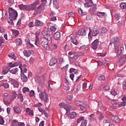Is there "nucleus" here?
<instances>
[{
	"label": "nucleus",
	"mask_w": 126,
	"mask_h": 126,
	"mask_svg": "<svg viewBox=\"0 0 126 126\" xmlns=\"http://www.w3.org/2000/svg\"><path fill=\"white\" fill-rule=\"evenodd\" d=\"M71 42L73 43V44H74V45H77V44H78V42H77V40H76V38H72L71 40Z\"/></svg>",
	"instance_id": "44"
},
{
	"label": "nucleus",
	"mask_w": 126,
	"mask_h": 126,
	"mask_svg": "<svg viewBox=\"0 0 126 126\" xmlns=\"http://www.w3.org/2000/svg\"><path fill=\"white\" fill-rule=\"evenodd\" d=\"M123 87L124 90H125V89H126V81H124L123 82Z\"/></svg>",
	"instance_id": "64"
},
{
	"label": "nucleus",
	"mask_w": 126,
	"mask_h": 126,
	"mask_svg": "<svg viewBox=\"0 0 126 126\" xmlns=\"http://www.w3.org/2000/svg\"><path fill=\"white\" fill-rule=\"evenodd\" d=\"M8 71H9V68L8 67H3L2 71V74L5 75L8 73Z\"/></svg>",
	"instance_id": "19"
},
{
	"label": "nucleus",
	"mask_w": 126,
	"mask_h": 126,
	"mask_svg": "<svg viewBox=\"0 0 126 126\" xmlns=\"http://www.w3.org/2000/svg\"><path fill=\"white\" fill-rule=\"evenodd\" d=\"M65 106V103H64V102H61L60 104H59V106L60 108H61V109H63Z\"/></svg>",
	"instance_id": "56"
},
{
	"label": "nucleus",
	"mask_w": 126,
	"mask_h": 126,
	"mask_svg": "<svg viewBox=\"0 0 126 126\" xmlns=\"http://www.w3.org/2000/svg\"><path fill=\"white\" fill-rule=\"evenodd\" d=\"M67 115L70 119H74L75 117H76V113H75V112H72L69 114V112H68Z\"/></svg>",
	"instance_id": "21"
},
{
	"label": "nucleus",
	"mask_w": 126,
	"mask_h": 126,
	"mask_svg": "<svg viewBox=\"0 0 126 126\" xmlns=\"http://www.w3.org/2000/svg\"><path fill=\"white\" fill-rule=\"evenodd\" d=\"M114 120L115 122H116V123H120V122H121L120 118H119L117 116H114Z\"/></svg>",
	"instance_id": "45"
},
{
	"label": "nucleus",
	"mask_w": 126,
	"mask_h": 126,
	"mask_svg": "<svg viewBox=\"0 0 126 126\" xmlns=\"http://www.w3.org/2000/svg\"><path fill=\"white\" fill-rule=\"evenodd\" d=\"M42 115H44L45 117H46V118H48V117H49V114H48V113H47V112H46V111L43 110Z\"/></svg>",
	"instance_id": "62"
},
{
	"label": "nucleus",
	"mask_w": 126,
	"mask_h": 126,
	"mask_svg": "<svg viewBox=\"0 0 126 126\" xmlns=\"http://www.w3.org/2000/svg\"><path fill=\"white\" fill-rule=\"evenodd\" d=\"M34 60L33 57H31L29 60V63H30L31 64H32V63H34Z\"/></svg>",
	"instance_id": "58"
},
{
	"label": "nucleus",
	"mask_w": 126,
	"mask_h": 126,
	"mask_svg": "<svg viewBox=\"0 0 126 126\" xmlns=\"http://www.w3.org/2000/svg\"><path fill=\"white\" fill-rule=\"evenodd\" d=\"M45 36L44 37L48 39L49 41H52V38L53 37V32L50 30H48L45 32Z\"/></svg>",
	"instance_id": "6"
},
{
	"label": "nucleus",
	"mask_w": 126,
	"mask_h": 126,
	"mask_svg": "<svg viewBox=\"0 0 126 126\" xmlns=\"http://www.w3.org/2000/svg\"><path fill=\"white\" fill-rule=\"evenodd\" d=\"M30 90L29 88L25 87L23 89V92L24 93H26V92H29Z\"/></svg>",
	"instance_id": "60"
},
{
	"label": "nucleus",
	"mask_w": 126,
	"mask_h": 126,
	"mask_svg": "<svg viewBox=\"0 0 126 126\" xmlns=\"http://www.w3.org/2000/svg\"><path fill=\"white\" fill-rule=\"evenodd\" d=\"M69 24L70 25H71V26H73V25H75V22L74 21V19H72L71 20L69 21Z\"/></svg>",
	"instance_id": "55"
},
{
	"label": "nucleus",
	"mask_w": 126,
	"mask_h": 126,
	"mask_svg": "<svg viewBox=\"0 0 126 126\" xmlns=\"http://www.w3.org/2000/svg\"><path fill=\"white\" fill-rule=\"evenodd\" d=\"M84 55V54L83 53L75 52L73 56H69V58L70 59H72V60H77V59H78L79 57H80V56H83Z\"/></svg>",
	"instance_id": "10"
},
{
	"label": "nucleus",
	"mask_w": 126,
	"mask_h": 126,
	"mask_svg": "<svg viewBox=\"0 0 126 126\" xmlns=\"http://www.w3.org/2000/svg\"><path fill=\"white\" fill-rule=\"evenodd\" d=\"M68 17H73L74 16V13L70 12L68 13Z\"/></svg>",
	"instance_id": "61"
},
{
	"label": "nucleus",
	"mask_w": 126,
	"mask_h": 126,
	"mask_svg": "<svg viewBox=\"0 0 126 126\" xmlns=\"http://www.w3.org/2000/svg\"><path fill=\"white\" fill-rule=\"evenodd\" d=\"M86 28H82L80 29L78 32H77V35H78L79 36H86Z\"/></svg>",
	"instance_id": "9"
},
{
	"label": "nucleus",
	"mask_w": 126,
	"mask_h": 126,
	"mask_svg": "<svg viewBox=\"0 0 126 126\" xmlns=\"http://www.w3.org/2000/svg\"><path fill=\"white\" fill-rule=\"evenodd\" d=\"M78 13L80 14V15H81V16H83V15H86L87 14V12L83 11V10H82V9L79 8L78 9Z\"/></svg>",
	"instance_id": "27"
},
{
	"label": "nucleus",
	"mask_w": 126,
	"mask_h": 126,
	"mask_svg": "<svg viewBox=\"0 0 126 126\" xmlns=\"http://www.w3.org/2000/svg\"><path fill=\"white\" fill-rule=\"evenodd\" d=\"M82 104H83V102L79 100H77L75 101V105H76V106H81Z\"/></svg>",
	"instance_id": "50"
},
{
	"label": "nucleus",
	"mask_w": 126,
	"mask_h": 126,
	"mask_svg": "<svg viewBox=\"0 0 126 126\" xmlns=\"http://www.w3.org/2000/svg\"><path fill=\"white\" fill-rule=\"evenodd\" d=\"M107 30L106 28H102L101 29V32L102 33H107Z\"/></svg>",
	"instance_id": "63"
},
{
	"label": "nucleus",
	"mask_w": 126,
	"mask_h": 126,
	"mask_svg": "<svg viewBox=\"0 0 126 126\" xmlns=\"http://www.w3.org/2000/svg\"><path fill=\"white\" fill-rule=\"evenodd\" d=\"M11 32H12L13 35L15 37H17L19 35V31L15 29L11 30Z\"/></svg>",
	"instance_id": "25"
},
{
	"label": "nucleus",
	"mask_w": 126,
	"mask_h": 126,
	"mask_svg": "<svg viewBox=\"0 0 126 126\" xmlns=\"http://www.w3.org/2000/svg\"><path fill=\"white\" fill-rule=\"evenodd\" d=\"M110 93L112 95H113V96H116V95H118V93L114 89L111 90Z\"/></svg>",
	"instance_id": "41"
},
{
	"label": "nucleus",
	"mask_w": 126,
	"mask_h": 126,
	"mask_svg": "<svg viewBox=\"0 0 126 126\" xmlns=\"http://www.w3.org/2000/svg\"><path fill=\"white\" fill-rule=\"evenodd\" d=\"M69 72L70 73H72V72H74L75 74H77L78 72H77V70L73 68H71L69 69Z\"/></svg>",
	"instance_id": "35"
},
{
	"label": "nucleus",
	"mask_w": 126,
	"mask_h": 126,
	"mask_svg": "<svg viewBox=\"0 0 126 126\" xmlns=\"http://www.w3.org/2000/svg\"><path fill=\"white\" fill-rule=\"evenodd\" d=\"M97 16H98V17H100V18H104V17H106V13L98 12L97 13Z\"/></svg>",
	"instance_id": "26"
},
{
	"label": "nucleus",
	"mask_w": 126,
	"mask_h": 126,
	"mask_svg": "<svg viewBox=\"0 0 126 126\" xmlns=\"http://www.w3.org/2000/svg\"><path fill=\"white\" fill-rule=\"evenodd\" d=\"M39 97L41 100L44 101V102H46L47 103V102L49 101V95H48V94L46 93V92L45 91L44 93L41 92L39 93Z\"/></svg>",
	"instance_id": "4"
},
{
	"label": "nucleus",
	"mask_w": 126,
	"mask_h": 126,
	"mask_svg": "<svg viewBox=\"0 0 126 126\" xmlns=\"http://www.w3.org/2000/svg\"><path fill=\"white\" fill-rule=\"evenodd\" d=\"M35 37V45L38 47V44H39V37L37 36H36Z\"/></svg>",
	"instance_id": "54"
},
{
	"label": "nucleus",
	"mask_w": 126,
	"mask_h": 126,
	"mask_svg": "<svg viewBox=\"0 0 126 126\" xmlns=\"http://www.w3.org/2000/svg\"><path fill=\"white\" fill-rule=\"evenodd\" d=\"M2 85H3L5 89H6L7 88H9V84H8V83H3L2 84Z\"/></svg>",
	"instance_id": "47"
},
{
	"label": "nucleus",
	"mask_w": 126,
	"mask_h": 126,
	"mask_svg": "<svg viewBox=\"0 0 126 126\" xmlns=\"http://www.w3.org/2000/svg\"><path fill=\"white\" fill-rule=\"evenodd\" d=\"M37 8L40 10V12H42V11L45 9V6L40 5L37 7Z\"/></svg>",
	"instance_id": "39"
},
{
	"label": "nucleus",
	"mask_w": 126,
	"mask_h": 126,
	"mask_svg": "<svg viewBox=\"0 0 126 126\" xmlns=\"http://www.w3.org/2000/svg\"><path fill=\"white\" fill-rule=\"evenodd\" d=\"M11 126H19V122L15 120H14L12 123Z\"/></svg>",
	"instance_id": "36"
},
{
	"label": "nucleus",
	"mask_w": 126,
	"mask_h": 126,
	"mask_svg": "<svg viewBox=\"0 0 126 126\" xmlns=\"http://www.w3.org/2000/svg\"><path fill=\"white\" fill-rule=\"evenodd\" d=\"M53 6L55 7L57 9L59 8V4L58 3L57 0H53Z\"/></svg>",
	"instance_id": "28"
},
{
	"label": "nucleus",
	"mask_w": 126,
	"mask_h": 126,
	"mask_svg": "<svg viewBox=\"0 0 126 126\" xmlns=\"http://www.w3.org/2000/svg\"><path fill=\"white\" fill-rule=\"evenodd\" d=\"M16 44L17 46H20L22 44V40L21 38H18L16 40Z\"/></svg>",
	"instance_id": "30"
},
{
	"label": "nucleus",
	"mask_w": 126,
	"mask_h": 126,
	"mask_svg": "<svg viewBox=\"0 0 126 126\" xmlns=\"http://www.w3.org/2000/svg\"><path fill=\"white\" fill-rule=\"evenodd\" d=\"M97 79H98V80H100V81H102V80L104 81L105 79V76H100L98 77Z\"/></svg>",
	"instance_id": "51"
},
{
	"label": "nucleus",
	"mask_w": 126,
	"mask_h": 126,
	"mask_svg": "<svg viewBox=\"0 0 126 126\" xmlns=\"http://www.w3.org/2000/svg\"><path fill=\"white\" fill-rule=\"evenodd\" d=\"M9 81H10V82H11V83H12V84L13 85L16 83V82L17 81L16 80H15V79H12L11 78H9Z\"/></svg>",
	"instance_id": "52"
},
{
	"label": "nucleus",
	"mask_w": 126,
	"mask_h": 126,
	"mask_svg": "<svg viewBox=\"0 0 126 126\" xmlns=\"http://www.w3.org/2000/svg\"><path fill=\"white\" fill-rule=\"evenodd\" d=\"M18 71V68H15L12 69L10 71V73H12V74H15L16 72Z\"/></svg>",
	"instance_id": "32"
},
{
	"label": "nucleus",
	"mask_w": 126,
	"mask_h": 126,
	"mask_svg": "<svg viewBox=\"0 0 126 126\" xmlns=\"http://www.w3.org/2000/svg\"><path fill=\"white\" fill-rule=\"evenodd\" d=\"M13 19L12 18H9L8 20V23L11 25L13 23Z\"/></svg>",
	"instance_id": "57"
},
{
	"label": "nucleus",
	"mask_w": 126,
	"mask_h": 126,
	"mask_svg": "<svg viewBox=\"0 0 126 126\" xmlns=\"http://www.w3.org/2000/svg\"><path fill=\"white\" fill-rule=\"evenodd\" d=\"M13 109L16 114H20V113H21V109L19 107L14 106Z\"/></svg>",
	"instance_id": "22"
},
{
	"label": "nucleus",
	"mask_w": 126,
	"mask_h": 126,
	"mask_svg": "<svg viewBox=\"0 0 126 126\" xmlns=\"http://www.w3.org/2000/svg\"><path fill=\"white\" fill-rule=\"evenodd\" d=\"M89 32L88 34V37H89V41H91V40H92V37H91V33H90V32H91V29L89 28Z\"/></svg>",
	"instance_id": "53"
},
{
	"label": "nucleus",
	"mask_w": 126,
	"mask_h": 126,
	"mask_svg": "<svg viewBox=\"0 0 126 126\" xmlns=\"http://www.w3.org/2000/svg\"><path fill=\"white\" fill-rule=\"evenodd\" d=\"M34 79L37 83H39V82H40L41 81V78H40V76H35L34 77Z\"/></svg>",
	"instance_id": "38"
},
{
	"label": "nucleus",
	"mask_w": 126,
	"mask_h": 126,
	"mask_svg": "<svg viewBox=\"0 0 126 126\" xmlns=\"http://www.w3.org/2000/svg\"><path fill=\"white\" fill-rule=\"evenodd\" d=\"M39 3H40V1L39 0H36L33 3L29 4L31 10H34L36 8V5L39 4Z\"/></svg>",
	"instance_id": "12"
},
{
	"label": "nucleus",
	"mask_w": 126,
	"mask_h": 126,
	"mask_svg": "<svg viewBox=\"0 0 126 126\" xmlns=\"http://www.w3.org/2000/svg\"><path fill=\"white\" fill-rule=\"evenodd\" d=\"M19 8L21 10H27V11H30L31 10L30 9L29 5H24L23 4H21L19 5Z\"/></svg>",
	"instance_id": "7"
},
{
	"label": "nucleus",
	"mask_w": 126,
	"mask_h": 126,
	"mask_svg": "<svg viewBox=\"0 0 126 126\" xmlns=\"http://www.w3.org/2000/svg\"><path fill=\"white\" fill-rule=\"evenodd\" d=\"M18 99H19L20 102H23V95L21 93H19L18 95Z\"/></svg>",
	"instance_id": "29"
},
{
	"label": "nucleus",
	"mask_w": 126,
	"mask_h": 126,
	"mask_svg": "<svg viewBox=\"0 0 126 126\" xmlns=\"http://www.w3.org/2000/svg\"><path fill=\"white\" fill-rule=\"evenodd\" d=\"M86 1L88 3L89 6H90V7L93 6V2L92 1V0H87Z\"/></svg>",
	"instance_id": "43"
},
{
	"label": "nucleus",
	"mask_w": 126,
	"mask_h": 126,
	"mask_svg": "<svg viewBox=\"0 0 126 126\" xmlns=\"http://www.w3.org/2000/svg\"><path fill=\"white\" fill-rule=\"evenodd\" d=\"M72 108V107L69 105H65L63 109L66 110V115H68V113H69V111L71 110Z\"/></svg>",
	"instance_id": "18"
},
{
	"label": "nucleus",
	"mask_w": 126,
	"mask_h": 126,
	"mask_svg": "<svg viewBox=\"0 0 126 126\" xmlns=\"http://www.w3.org/2000/svg\"><path fill=\"white\" fill-rule=\"evenodd\" d=\"M41 46L47 49L49 47V42H52V40H49L47 38L44 37L41 39Z\"/></svg>",
	"instance_id": "5"
},
{
	"label": "nucleus",
	"mask_w": 126,
	"mask_h": 126,
	"mask_svg": "<svg viewBox=\"0 0 126 126\" xmlns=\"http://www.w3.org/2000/svg\"><path fill=\"white\" fill-rule=\"evenodd\" d=\"M112 44H114V50L116 54H117V57L118 59H120L121 55V53L119 52L120 51L119 46H120V45H122V40L117 36H114L111 38L109 45H112Z\"/></svg>",
	"instance_id": "1"
},
{
	"label": "nucleus",
	"mask_w": 126,
	"mask_h": 126,
	"mask_svg": "<svg viewBox=\"0 0 126 126\" xmlns=\"http://www.w3.org/2000/svg\"><path fill=\"white\" fill-rule=\"evenodd\" d=\"M57 63H58V59L56 58H53L50 61L49 65L50 66H53Z\"/></svg>",
	"instance_id": "17"
},
{
	"label": "nucleus",
	"mask_w": 126,
	"mask_h": 126,
	"mask_svg": "<svg viewBox=\"0 0 126 126\" xmlns=\"http://www.w3.org/2000/svg\"><path fill=\"white\" fill-rule=\"evenodd\" d=\"M99 88H103V90H105V91L110 90V86H106L105 87H104L103 85H101Z\"/></svg>",
	"instance_id": "37"
},
{
	"label": "nucleus",
	"mask_w": 126,
	"mask_h": 126,
	"mask_svg": "<svg viewBox=\"0 0 126 126\" xmlns=\"http://www.w3.org/2000/svg\"><path fill=\"white\" fill-rule=\"evenodd\" d=\"M3 101L5 105H10L11 104V101H8V99H10V97H11V95L8 94L7 93H4L3 95Z\"/></svg>",
	"instance_id": "3"
},
{
	"label": "nucleus",
	"mask_w": 126,
	"mask_h": 126,
	"mask_svg": "<svg viewBox=\"0 0 126 126\" xmlns=\"http://www.w3.org/2000/svg\"><path fill=\"white\" fill-rule=\"evenodd\" d=\"M121 8H122V9H125V8H126V2H122L120 4V5Z\"/></svg>",
	"instance_id": "40"
},
{
	"label": "nucleus",
	"mask_w": 126,
	"mask_h": 126,
	"mask_svg": "<svg viewBox=\"0 0 126 126\" xmlns=\"http://www.w3.org/2000/svg\"><path fill=\"white\" fill-rule=\"evenodd\" d=\"M26 73L22 72L21 74V78L23 82H27L28 81V79L27 78V74H25Z\"/></svg>",
	"instance_id": "16"
},
{
	"label": "nucleus",
	"mask_w": 126,
	"mask_h": 126,
	"mask_svg": "<svg viewBox=\"0 0 126 126\" xmlns=\"http://www.w3.org/2000/svg\"><path fill=\"white\" fill-rule=\"evenodd\" d=\"M57 30V25L52 26L50 27V31L53 32Z\"/></svg>",
	"instance_id": "42"
},
{
	"label": "nucleus",
	"mask_w": 126,
	"mask_h": 126,
	"mask_svg": "<svg viewBox=\"0 0 126 126\" xmlns=\"http://www.w3.org/2000/svg\"><path fill=\"white\" fill-rule=\"evenodd\" d=\"M126 54L124 55L123 56V59L121 58L120 59L119 62L120 63H125V61H126Z\"/></svg>",
	"instance_id": "46"
},
{
	"label": "nucleus",
	"mask_w": 126,
	"mask_h": 126,
	"mask_svg": "<svg viewBox=\"0 0 126 126\" xmlns=\"http://www.w3.org/2000/svg\"><path fill=\"white\" fill-rule=\"evenodd\" d=\"M114 18L115 20H117V21H119L121 18H122V17L118 13L115 14L114 15Z\"/></svg>",
	"instance_id": "31"
},
{
	"label": "nucleus",
	"mask_w": 126,
	"mask_h": 126,
	"mask_svg": "<svg viewBox=\"0 0 126 126\" xmlns=\"http://www.w3.org/2000/svg\"><path fill=\"white\" fill-rule=\"evenodd\" d=\"M54 38L55 40H60L61 39V33L60 32H56L54 34Z\"/></svg>",
	"instance_id": "23"
},
{
	"label": "nucleus",
	"mask_w": 126,
	"mask_h": 126,
	"mask_svg": "<svg viewBox=\"0 0 126 126\" xmlns=\"http://www.w3.org/2000/svg\"><path fill=\"white\" fill-rule=\"evenodd\" d=\"M8 12H9V18H12L13 20H15L18 15L17 11L13 9L12 7H11V8H9Z\"/></svg>",
	"instance_id": "2"
},
{
	"label": "nucleus",
	"mask_w": 126,
	"mask_h": 126,
	"mask_svg": "<svg viewBox=\"0 0 126 126\" xmlns=\"http://www.w3.org/2000/svg\"><path fill=\"white\" fill-rule=\"evenodd\" d=\"M99 46V40L97 39H95L94 42H92L91 44V47L94 50H96Z\"/></svg>",
	"instance_id": "11"
},
{
	"label": "nucleus",
	"mask_w": 126,
	"mask_h": 126,
	"mask_svg": "<svg viewBox=\"0 0 126 126\" xmlns=\"http://www.w3.org/2000/svg\"><path fill=\"white\" fill-rule=\"evenodd\" d=\"M84 119V117H80L79 119H77V122L78 124H80V123H81V122H82V121H83Z\"/></svg>",
	"instance_id": "49"
},
{
	"label": "nucleus",
	"mask_w": 126,
	"mask_h": 126,
	"mask_svg": "<svg viewBox=\"0 0 126 126\" xmlns=\"http://www.w3.org/2000/svg\"><path fill=\"white\" fill-rule=\"evenodd\" d=\"M23 53L25 57H27V58L30 57V53L29 50H24Z\"/></svg>",
	"instance_id": "33"
},
{
	"label": "nucleus",
	"mask_w": 126,
	"mask_h": 126,
	"mask_svg": "<svg viewBox=\"0 0 126 126\" xmlns=\"http://www.w3.org/2000/svg\"><path fill=\"white\" fill-rule=\"evenodd\" d=\"M39 13H41V11L38 8H37L35 10H34V14H35V15H37V14H39Z\"/></svg>",
	"instance_id": "48"
},
{
	"label": "nucleus",
	"mask_w": 126,
	"mask_h": 126,
	"mask_svg": "<svg viewBox=\"0 0 126 126\" xmlns=\"http://www.w3.org/2000/svg\"><path fill=\"white\" fill-rule=\"evenodd\" d=\"M81 110L83 111V113H85V112L87 110V106H86V104L85 103H83L81 105L80 107Z\"/></svg>",
	"instance_id": "24"
},
{
	"label": "nucleus",
	"mask_w": 126,
	"mask_h": 126,
	"mask_svg": "<svg viewBox=\"0 0 126 126\" xmlns=\"http://www.w3.org/2000/svg\"><path fill=\"white\" fill-rule=\"evenodd\" d=\"M4 124V120H3V118L2 117L0 116V125H3Z\"/></svg>",
	"instance_id": "59"
},
{
	"label": "nucleus",
	"mask_w": 126,
	"mask_h": 126,
	"mask_svg": "<svg viewBox=\"0 0 126 126\" xmlns=\"http://www.w3.org/2000/svg\"><path fill=\"white\" fill-rule=\"evenodd\" d=\"M123 102L120 103L118 104V103H116L115 105H118L119 107H125L126 105V96H125L122 98Z\"/></svg>",
	"instance_id": "15"
},
{
	"label": "nucleus",
	"mask_w": 126,
	"mask_h": 126,
	"mask_svg": "<svg viewBox=\"0 0 126 126\" xmlns=\"http://www.w3.org/2000/svg\"><path fill=\"white\" fill-rule=\"evenodd\" d=\"M34 25L36 27H42L44 26V22L42 21L35 20L34 22Z\"/></svg>",
	"instance_id": "14"
},
{
	"label": "nucleus",
	"mask_w": 126,
	"mask_h": 126,
	"mask_svg": "<svg viewBox=\"0 0 126 126\" xmlns=\"http://www.w3.org/2000/svg\"><path fill=\"white\" fill-rule=\"evenodd\" d=\"M19 68H20L21 70V73H22V72H24V73H26V71H27V66L25 64H22V63H19Z\"/></svg>",
	"instance_id": "8"
},
{
	"label": "nucleus",
	"mask_w": 126,
	"mask_h": 126,
	"mask_svg": "<svg viewBox=\"0 0 126 126\" xmlns=\"http://www.w3.org/2000/svg\"><path fill=\"white\" fill-rule=\"evenodd\" d=\"M18 65H19V63H18L17 62H15L14 63H9L8 64V66L9 67H15L16 66H18Z\"/></svg>",
	"instance_id": "20"
},
{
	"label": "nucleus",
	"mask_w": 126,
	"mask_h": 126,
	"mask_svg": "<svg viewBox=\"0 0 126 126\" xmlns=\"http://www.w3.org/2000/svg\"><path fill=\"white\" fill-rule=\"evenodd\" d=\"M90 117H89V119L90 121H96V118H95V116H94V114H91L89 116Z\"/></svg>",
	"instance_id": "34"
},
{
	"label": "nucleus",
	"mask_w": 126,
	"mask_h": 126,
	"mask_svg": "<svg viewBox=\"0 0 126 126\" xmlns=\"http://www.w3.org/2000/svg\"><path fill=\"white\" fill-rule=\"evenodd\" d=\"M100 33V29L97 27H94L92 32V36L95 37Z\"/></svg>",
	"instance_id": "13"
}]
</instances>
